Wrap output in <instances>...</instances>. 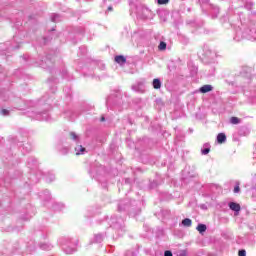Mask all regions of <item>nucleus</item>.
<instances>
[{
    "label": "nucleus",
    "instance_id": "obj_43",
    "mask_svg": "<svg viewBox=\"0 0 256 256\" xmlns=\"http://www.w3.org/2000/svg\"><path fill=\"white\" fill-rule=\"evenodd\" d=\"M158 5H167L169 3V0H157Z\"/></svg>",
    "mask_w": 256,
    "mask_h": 256
},
{
    "label": "nucleus",
    "instance_id": "obj_24",
    "mask_svg": "<svg viewBox=\"0 0 256 256\" xmlns=\"http://www.w3.org/2000/svg\"><path fill=\"white\" fill-rule=\"evenodd\" d=\"M144 89L143 82H138L137 84L132 85V90L136 93H143Z\"/></svg>",
    "mask_w": 256,
    "mask_h": 256
},
{
    "label": "nucleus",
    "instance_id": "obj_44",
    "mask_svg": "<svg viewBox=\"0 0 256 256\" xmlns=\"http://www.w3.org/2000/svg\"><path fill=\"white\" fill-rule=\"evenodd\" d=\"M241 191V188L239 187V182H236V185L234 187V193H239Z\"/></svg>",
    "mask_w": 256,
    "mask_h": 256
},
{
    "label": "nucleus",
    "instance_id": "obj_13",
    "mask_svg": "<svg viewBox=\"0 0 256 256\" xmlns=\"http://www.w3.org/2000/svg\"><path fill=\"white\" fill-rule=\"evenodd\" d=\"M203 51L205 63H215V61L217 60V52L215 50H212L208 46H205Z\"/></svg>",
    "mask_w": 256,
    "mask_h": 256
},
{
    "label": "nucleus",
    "instance_id": "obj_4",
    "mask_svg": "<svg viewBox=\"0 0 256 256\" xmlns=\"http://www.w3.org/2000/svg\"><path fill=\"white\" fill-rule=\"evenodd\" d=\"M27 167L30 172V176L28 177L29 182L28 185H35V183H39L41 177H43V172L39 170V161L34 156H30L27 160Z\"/></svg>",
    "mask_w": 256,
    "mask_h": 256
},
{
    "label": "nucleus",
    "instance_id": "obj_35",
    "mask_svg": "<svg viewBox=\"0 0 256 256\" xmlns=\"http://www.w3.org/2000/svg\"><path fill=\"white\" fill-rule=\"evenodd\" d=\"M230 123L232 125H239V123H241V119H239L238 117L233 116V117L230 118Z\"/></svg>",
    "mask_w": 256,
    "mask_h": 256
},
{
    "label": "nucleus",
    "instance_id": "obj_42",
    "mask_svg": "<svg viewBox=\"0 0 256 256\" xmlns=\"http://www.w3.org/2000/svg\"><path fill=\"white\" fill-rule=\"evenodd\" d=\"M238 256H247V251L245 249H241L238 251Z\"/></svg>",
    "mask_w": 256,
    "mask_h": 256
},
{
    "label": "nucleus",
    "instance_id": "obj_15",
    "mask_svg": "<svg viewBox=\"0 0 256 256\" xmlns=\"http://www.w3.org/2000/svg\"><path fill=\"white\" fill-rule=\"evenodd\" d=\"M135 14L137 15L138 19H149V15H151V10L143 6H138L136 7Z\"/></svg>",
    "mask_w": 256,
    "mask_h": 256
},
{
    "label": "nucleus",
    "instance_id": "obj_14",
    "mask_svg": "<svg viewBox=\"0 0 256 256\" xmlns=\"http://www.w3.org/2000/svg\"><path fill=\"white\" fill-rule=\"evenodd\" d=\"M239 75L249 83V81L253 79V68L249 66H242L240 68Z\"/></svg>",
    "mask_w": 256,
    "mask_h": 256
},
{
    "label": "nucleus",
    "instance_id": "obj_59",
    "mask_svg": "<svg viewBox=\"0 0 256 256\" xmlns=\"http://www.w3.org/2000/svg\"><path fill=\"white\" fill-rule=\"evenodd\" d=\"M15 27H19V22H15Z\"/></svg>",
    "mask_w": 256,
    "mask_h": 256
},
{
    "label": "nucleus",
    "instance_id": "obj_39",
    "mask_svg": "<svg viewBox=\"0 0 256 256\" xmlns=\"http://www.w3.org/2000/svg\"><path fill=\"white\" fill-rule=\"evenodd\" d=\"M79 49L82 55H87V46H82Z\"/></svg>",
    "mask_w": 256,
    "mask_h": 256
},
{
    "label": "nucleus",
    "instance_id": "obj_6",
    "mask_svg": "<svg viewBox=\"0 0 256 256\" xmlns=\"http://www.w3.org/2000/svg\"><path fill=\"white\" fill-rule=\"evenodd\" d=\"M23 37H25L24 32L19 31L18 34L13 37L12 42L5 43L6 48L3 47V44H0V55H7V53H11V51L19 49L23 43Z\"/></svg>",
    "mask_w": 256,
    "mask_h": 256
},
{
    "label": "nucleus",
    "instance_id": "obj_34",
    "mask_svg": "<svg viewBox=\"0 0 256 256\" xmlns=\"http://www.w3.org/2000/svg\"><path fill=\"white\" fill-rule=\"evenodd\" d=\"M51 21H52V23H59V21H61V15L52 14L51 15Z\"/></svg>",
    "mask_w": 256,
    "mask_h": 256
},
{
    "label": "nucleus",
    "instance_id": "obj_20",
    "mask_svg": "<svg viewBox=\"0 0 256 256\" xmlns=\"http://www.w3.org/2000/svg\"><path fill=\"white\" fill-rule=\"evenodd\" d=\"M39 197L41 201H44V202L51 201V192H49V190H44L40 192Z\"/></svg>",
    "mask_w": 256,
    "mask_h": 256
},
{
    "label": "nucleus",
    "instance_id": "obj_53",
    "mask_svg": "<svg viewBox=\"0 0 256 256\" xmlns=\"http://www.w3.org/2000/svg\"><path fill=\"white\" fill-rule=\"evenodd\" d=\"M107 11H113V6L109 5V6L107 7Z\"/></svg>",
    "mask_w": 256,
    "mask_h": 256
},
{
    "label": "nucleus",
    "instance_id": "obj_38",
    "mask_svg": "<svg viewBox=\"0 0 256 256\" xmlns=\"http://www.w3.org/2000/svg\"><path fill=\"white\" fill-rule=\"evenodd\" d=\"M76 33H80V35H83V33H85V28L83 27H77L75 29Z\"/></svg>",
    "mask_w": 256,
    "mask_h": 256
},
{
    "label": "nucleus",
    "instance_id": "obj_46",
    "mask_svg": "<svg viewBox=\"0 0 256 256\" xmlns=\"http://www.w3.org/2000/svg\"><path fill=\"white\" fill-rule=\"evenodd\" d=\"M159 184L157 183V181H153L150 183V189H155V187H157Z\"/></svg>",
    "mask_w": 256,
    "mask_h": 256
},
{
    "label": "nucleus",
    "instance_id": "obj_36",
    "mask_svg": "<svg viewBox=\"0 0 256 256\" xmlns=\"http://www.w3.org/2000/svg\"><path fill=\"white\" fill-rule=\"evenodd\" d=\"M158 49L160 51H165V49H167V42L165 41H160L159 45H158Z\"/></svg>",
    "mask_w": 256,
    "mask_h": 256
},
{
    "label": "nucleus",
    "instance_id": "obj_49",
    "mask_svg": "<svg viewBox=\"0 0 256 256\" xmlns=\"http://www.w3.org/2000/svg\"><path fill=\"white\" fill-rule=\"evenodd\" d=\"M113 0H103L104 5H107V3H111Z\"/></svg>",
    "mask_w": 256,
    "mask_h": 256
},
{
    "label": "nucleus",
    "instance_id": "obj_29",
    "mask_svg": "<svg viewBox=\"0 0 256 256\" xmlns=\"http://www.w3.org/2000/svg\"><path fill=\"white\" fill-rule=\"evenodd\" d=\"M216 139L217 143L223 144L225 143V141H227V136L225 135V133H219Z\"/></svg>",
    "mask_w": 256,
    "mask_h": 256
},
{
    "label": "nucleus",
    "instance_id": "obj_26",
    "mask_svg": "<svg viewBox=\"0 0 256 256\" xmlns=\"http://www.w3.org/2000/svg\"><path fill=\"white\" fill-rule=\"evenodd\" d=\"M52 207L54 211H63V209H65V204L62 202H54Z\"/></svg>",
    "mask_w": 256,
    "mask_h": 256
},
{
    "label": "nucleus",
    "instance_id": "obj_12",
    "mask_svg": "<svg viewBox=\"0 0 256 256\" xmlns=\"http://www.w3.org/2000/svg\"><path fill=\"white\" fill-rule=\"evenodd\" d=\"M10 141L21 149L22 153H31L33 151V145L29 142L20 141L17 137H11Z\"/></svg>",
    "mask_w": 256,
    "mask_h": 256
},
{
    "label": "nucleus",
    "instance_id": "obj_32",
    "mask_svg": "<svg viewBox=\"0 0 256 256\" xmlns=\"http://www.w3.org/2000/svg\"><path fill=\"white\" fill-rule=\"evenodd\" d=\"M181 225H183V227H191L193 221L190 218H185L182 220Z\"/></svg>",
    "mask_w": 256,
    "mask_h": 256
},
{
    "label": "nucleus",
    "instance_id": "obj_60",
    "mask_svg": "<svg viewBox=\"0 0 256 256\" xmlns=\"http://www.w3.org/2000/svg\"><path fill=\"white\" fill-rule=\"evenodd\" d=\"M96 64H97V62H95V61L92 62V65H96Z\"/></svg>",
    "mask_w": 256,
    "mask_h": 256
},
{
    "label": "nucleus",
    "instance_id": "obj_57",
    "mask_svg": "<svg viewBox=\"0 0 256 256\" xmlns=\"http://www.w3.org/2000/svg\"><path fill=\"white\" fill-rule=\"evenodd\" d=\"M101 122L105 121V116H102L100 119Z\"/></svg>",
    "mask_w": 256,
    "mask_h": 256
},
{
    "label": "nucleus",
    "instance_id": "obj_45",
    "mask_svg": "<svg viewBox=\"0 0 256 256\" xmlns=\"http://www.w3.org/2000/svg\"><path fill=\"white\" fill-rule=\"evenodd\" d=\"M64 93H66L67 97H71V88H64Z\"/></svg>",
    "mask_w": 256,
    "mask_h": 256
},
{
    "label": "nucleus",
    "instance_id": "obj_61",
    "mask_svg": "<svg viewBox=\"0 0 256 256\" xmlns=\"http://www.w3.org/2000/svg\"><path fill=\"white\" fill-rule=\"evenodd\" d=\"M30 19H34L33 16H30Z\"/></svg>",
    "mask_w": 256,
    "mask_h": 256
},
{
    "label": "nucleus",
    "instance_id": "obj_30",
    "mask_svg": "<svg viewBox=\"0 0 256 256\" xmlns=\"http://www.w3.org/2000/svg\"><path fill=\"white\" fill-rule=\"evenodd\" d=\"M162 85V82H161V79L159 78H155L153 81H152V87L154 89H159Z\"/></svg>",
    "mask_w": 256,
    "mask_h": 256
},
{
    "label": "nucleus",
    "instance_id": "obj_8",
    "mask_svg": "<svg viewBox=\"0 0 256 256\" xmlns=\"http://www.w3.org/2000/svg\"><path fill=\"white\" fill-rule=\"evenodd\" d=\"M199 3L203 13H206L211 19H217L219 17L221 9L217 5L211 4L209 0H199Z\"/></svg>",
    "mask_w": 256,
    "mask_h": 256
},
{
    "label": "nucleus",
    "instance_id": "obj_22",
    "mask_svg": "<svg viewBox=\"0 0 256 256\" xmlns=\"http://www.w3.org/2000/svg\"><path fill=\"white\" fill-rule=\"evenodd\" d=\"M39 248L42 251H51V249H53V244H51V242H41Z\"/></svg>",
    "mask_w": 256,
    "mask_h": 256
},
{
    "label": "nucleus",
    "instance_id": "obj_9",
    "mask_svg": "<svg viewBox=\"0 0 256 256\" xmlns=\"http://www.w3.org/2000/svg\"><path fill=\"white\" fill-rule=\"evenodd\" d=\"M59 243L61 245L62 250L66 255H72L77 251V240L71 237H63L60 238Z\"/></svg>",
    "mask_w": 256,
    "mask_h": 256
},
{
    "label": "nucleus",
    "instance_id": "obj_19",
    "mask_svg": "<svg viewBox=\"0 0 256 256\" xmlns=\"http://www.w3.org/2000/svg\"><path fill=\"white\" fill-rule=\"evenodd\" d=\"M105 237H107V233H97L94 235L91 243H103V241H105Z\"/></svg>",
    "mask_w": 256,
    "mask_h": 256
},
{
    "label": "nucleus",
    "instance_id": "obj_58",
    "mask_svg": "<svg viewBox=\"0 0 256 256\" xmlns=\"http://www.w3.org/2000/svg\"><path fill=\"white\" fill-rule=\"evenodd\" d=\"M44 45L47 43V38H43Z\"/></svg>",
    "mask_w": 256,
    "mask_h": 256
},
{
    "label": "nucleus",
    "instance_id": "obj_16",
    "mask_svg": "<svg viewBox=\"0 0 256 256\" xmlns=\"http://www.w3.org/2000/svg\"><path fill=\"white\" fill-rule=\"evenodd\" d=\"M34 63L43 69H47V67H51V65H53V57H51V54H48L45 59L40 58Z\"/></svg>",
    "mask_w": 256,
    "mask_h": 256
},
{
    "label": "nucleus",
    "instance_id": "obj_41",
    "mask_svg": "<svg viewBox=\"0 0 256 256\" xmlns=\"http://www.w3.org/2000/svg\"><path fill=\"white\" fill-rule=\"evenodd\" d=\"M177 256H187V250H180L177 252Z\"/></svg>",
    "mask_w": 256,
    "mask_h": 256
},
{
    "label": "nucleus",
    "instance_id": "obj_1",
    "mask_svg": "<svg viewBox=\"0 0 256 256\" xmlns=\"http://www.w3.org/2000/svg\"><path fill=\"white\" fill-rule=\"evenodd\" d=\"M233 3L226 15L220 17L221 25L225 29H229V27L234 29L233 41H236V43L243 41V39L256 41V12L251 13L247 19L243 17V12L237 10L247 9L249 11L253 7V0H237Z\"/></svg>",
    "mask_w": 256,
    "mask_h": 256
},
{
    "label": "nucleus",
    "instance_id": "obj_18",
    "mask_svg": "<svg viewBox=\"0 0 256 256\" xmlns=\"http://www.w3.org/2000/svg\"><path fill=\"white\" fill-rule=\"evenodd\" d=\"M228 207L231 211H234V215L237 217L239 215V212L241 211V205L237 202H229Z\"/></svg>",
    "mask_w": 256,
    "mask_h": 256
},
{
    "label": "nucleus",
    "instance_id": "obj_21",
    "mask_svg": "<svg viewBox=\"0 0 256 256\" xmlns=\"http://www.w3.org/2000/svg\"><path fill=\"white\" fill-rule=\"evenodd\" d=\"M64 117H66L68 121H75V119H77V112H73L71 110L65 111Z\"/></svg>",
    "mask_w": 256,
    "mask_h": 256
},
{
    "label": "nucleus",
    "instance_id": "obj_47",
    "mask_svg": "<svg viewBox=\"0 0 256 256\" xmlns=\"http://www.w3.org/2000/svg\"><path fill=\"white\" fill-rule=\"evenodd\" d=\"M164 256H173V252H171V250H166Z\"/></svg>",
    "mask_w": 256,
    "mask_h": 256
},
{
    "label": "nucleus",
    "instance_id": "obj_28",
    "mask_svg": "<svg viewBox=\"0 0 256 256\" xmlns=\"http://www.w3.org/2000/svg\"><path fill=\"white\" fill-rule=\"evenodd\" d=\"M45 180H46V183H53V181H55V175L53 174V172L46 173Z\"/></svg>",
    "mask_w": 256,
    "mask_h": 256
},
{
    "label": "nucleus",
    "instance_id": "obj_48",
    "mask_svg": "<svg viewBox=\"0 0 256 256\" xmlns=\"http://www.w3.org/2000/svg\"><path fill=\"white\" fill-rule=\"evenodd\" d=\"M48 83H57V79H55V78H49L48 79Z\"/></svg>",
    "mask_w": 256,
    "mask_h": 256
},
{
    "label": "nucleus",
    "instance_id": "obj_37",
    "mask_svg": "<svg viewBox=\"0 0 256 256\" xmlns=\"http://www.w3.org/2000/svg\"><path fill=\"white\" fill-rule=\"evenodd\" d=\"M0 115H2V117H9V115H11V111H9L8 109H1Z\"/></svg>",
    "mask_w": 256,
    "mask_h": 256
},
{
    "label": "nucleus",
    "instance_id": "obj_40",
    "mask_svg": "<svg viewBox=\"0 0 256 256\" xmlns=\"http://www.w3.org/2000/svg\"><path fill=\"white\" fill-rule=\"evenodd\" d=\"M43 101H45L48 105H50L51 101H53V96L50 98H47V96H44Z\"/></svg>",
    "mask_w": 256,
    "mask_h": 256
},
{
    "label": "nucleus",
    "instance_id": "obj_33",
    "mask_svg": "<svg viewBox=\"0 0 256 256\" xmlns=\"http://www.w3.org/2000/svg\"><path fill=\"white\" fill-rule=\"evenodd\" d=\"M196 229L200 233V235H203V233H205V231H207V225H205V224H198Z\"/></svg>",
    "mask_w": 256,
    "mask_h": 256
},
{
    "label": "nucleus",
    "instance_id": "obj_51",
    "mask_svg": "<svg viewBox=\"0 0 256 256\" xmlns=\"http://www.w3.org/2000/svg\"><path fill=\"white\" fill-rule=\"evenodd\" d=\"M125 183H126V185H129V183H131V179L126 178V179H125Z\"/></svg>",
    "mask_w": 256,
    "mask_h": 256
},
{
    "label": "nucleus",
    "instance_id": "obj_52",
    "mask_svg": "<svg viewBox=\"0 0 256 256\" xmlns=\"http://www.w3.org/2000/svg\"><path fill=\"white\" fill-rule=\"evenodd\" d=\"M101 185L105 189L107 187V182H101Z\"/></svg>",
    "mask_w": 256,
    "mask_h": 256
},
{
    "label": "nucleus",
    "instance_id": "obj_50",
    "mask_svg": "<svg viewBox=\"0 0 256 256\" xmlns=\"http://www.w3.org/2000/svg\"><path fill=\"white\" fill-rule=\"evenodd\" d=\"M196 73H197V68H194V70H192V72H191V75L195 76Z\"/></svg>",
    "mask_w": 256,
    "mask_h": 256
},
{
    "label": "nucleus",
    "instance_id": "obj_7",
    "mask_svg": "<svg viewBox=\"0 0 256 256\" xmlns=\"http://www.w3.org/2000/svg\"><path fill=\"white\" fill-rule=\"evenodd\" d=\"M49 111H51V106L47 105L42 109L28 111L27 116L30 117V119H34V121H51V114Z\"/></svg>",
    "mask_w": 256,
    "mask_h": 256
},
{
    "label": "nucleus",
    "instance_id": "obj_31",
    "mask_svg": "<svg viewBox=\"0 0 256 256\" xmlns=\"http://www.w3.org/2000/svg\"><path fill=\"white\" fill-rule=\"evenodd\" d=\"M61 76L63 79H68V81H70V79H73V76L69 75V73L67 72V69L65 68L62 69Z\"/></svg>",
    "mask_w": 256,
    "mask_h": 256
},
{
    "label": "nucleus",
    "instance_id": "obj_54",
    "mask_svg": "<svg viewBox=\"0 0 256 256\" xmlns=\"http://www.w3.org/2000/svg\"><path fill=\"white\" fill-rule=\"evenodd\" d=\"M252 198L256 201V191L252 193Z\"/></svg>",
    "mask_w": 256,
    "mask_h": 256
},
{
    "label": "nucleus",
    "instance_id": "obj_11",
    "mask_svg": "<svg viewBox=\"0 0 256 256\" xmlns=\"http://www.w3.org/2000/svg\"><path fill=\"white\" fill-rule=\"evenodd\" d=\"M69 137L72 143V147L74 148L76 155H85L87 153V149L81 145V135L77 134L76 132H70Z\"/></svg>",
    "mask_w": 256,
    "mask_h": 256
},
{
    "label": "nucleus",
    "instance_id": "obj_17",
    "mask_svg": "<svg viewBox=\"0 0 256 256\" xmlns=\"http://www.w3.org/2000/svg\"><path fill=\"white\" fill-rule=\"evenodd\" d=\"M244 95L246 97L255 98L256 97V86L250 85L246 88H244Z\"/></svg>",
    "mask_w": 256,
    "mask_h": 256
},
{
    "label": "nucleus",
    "instance_id": "obj_27",
    "mask_svg": "<svg viewBox=\"0 0 256 256\" xmlns=\"http://www.w3.org/2000/svg\"><path fill=\"white\" fill-rule=\"evenodd\" d=\"M199 91H200V93H211V91H213V87L211 85L207 84V85L200 87Z\"/></svg>",
    "mask_w": 256,
    "mask_h": 256
},
{
    "label": "nucleus",
    "instance_id": "obj_2",
    "mask_svg": "<svg viewBox=\"0 0 256 256\" xmlns=\"http://www.w3.org/2000/svg\"><path fill=\"white\" fill-rule=\"evenodd\" d=\"M142 201L125 199L118 204V211L120 213H128L130 217H137L141 214Z\"/></svg>",
    "mask_w": 256,
    "mask_h": 256
},
{
    "label": "nucleus",
    "instance_id": "obj_55",
    "mask_svg": "<svg viewBox=\"0 0 256 256\" xmlns=\"http://www.w3.org/2000/svg\"><path fill=\"white\" fill-rule=\"evenodd\" d=\"M24 61H29V56H23Z\"/></svg>",
    "mask_w": 256,
    "mask_h": 256
},
{
    "label": "nucleus",
    "instance_id": "obj_10",
    "mask_svg": "<svg viewBox=\"0 0 256 256\" xmlns=\"http://www.w3.org/2000/svg\"><path fill=\"white\" fill-rule=\"evenodd\" d=\"M111 229H114L120 237L125 233V219L123 217L112 216L108 221Z\"/></svg>",
    "mask_w": 256,
    "mask_h": 256
},
{
    "label": "nucleus",
    "instance_id": "obj_23",
    "mask_svg": "<svg viewBox=\"0 0 256 256\" xmlns=\"http://www.w3.org/2000/svg\"><path fill=\"white\" fill-rule=\"evenodd\" d=\"M114 61L118 65H125V63H127V58H125V56H123V55H116L114 57Z\"/></svg>",
    "mask_w": 256,
    "mask_h": 256
},
{
    "label": "nucleus",
    "instance_id": "obj_3",
    "mask_svg": "<svg viewBox=\"0 0 256 256\" xmlns=\"http://www.w3.org/2000/svg\"><path fill=\"white\" fill-rule=\"evenodd\" d=\"M0 99L4 103H9V105H12V107L14 109H18V111H23V109H27V107H29L27 102L19 97L14 96L11 91L6 89L0 91Z\"/></svg>",
    "mask_w": 256,
    "mask_h": 256
},
{
    "label": "nucleus",
    "instance_id": "obj_25",
    "mask_svg": "<svg viewBox=\"0 0 256 256\" xmlns=\"http://www.w3.org/2000/svg\"><path fill=\"white\" fill-rule=\"evenodd\" d=\"M210 152H211V144L204 143L201 148V155H209Z\"/></svg>",
    "mask_w": 256,
    "mask_h": 256
},
{
    "label": "nucleus",
    "instance_id": "obj_5",
    "mask_svg": "<svg viewBox=\"0 0 256 256\" xmlns=\"http://www.w3.org/2000/svg\"><path fill=\"white\" fill-rule=\"evenodd\" d=\"M107 107H110L113 111H118V113H121L123 109H127V104L125 100H123V94L121 91H117L112 93L106 100Z\"/></svg>",
    "mask_w": 256,
    "mask_h": 256
},
{
    "label": "nucleus",
    "instance_id": "obj_56",
    "mask_svg": "<svg viewBox=\"0 0 256 256\" xmlns=\"http://www.w3.org/2000/svg\"><path fill=\"white\" fill-rule=\"evenodd\" d=\"M51 91H52V93H55V91H57V88L56 87H52Z\"/></svg>",
    "mask_w": 256,
    "mask_h": 256
}]
</instances>
